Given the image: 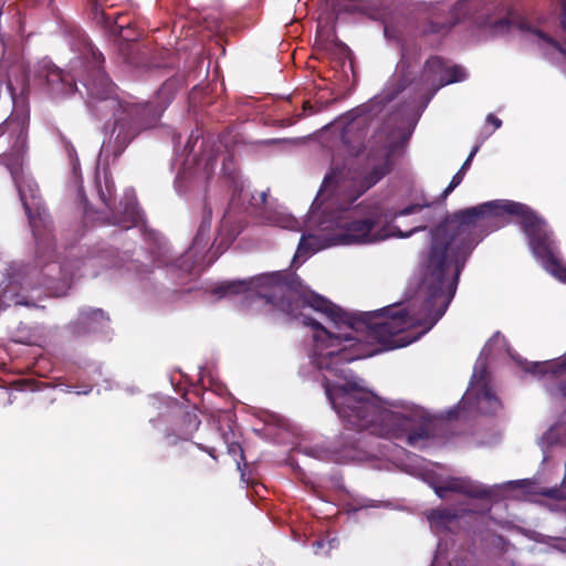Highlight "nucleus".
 I'll return each mask as SVG.
<instances>
[{
	"instance_id": "obj_1",
	"label": "nucleus",
	"mask_w": 566,
	"mask_h": 566,
	"mask_svg": "<svg viewBox=\"0 0 566 566\" xmlns=\"http://www.w3.org/2000/svg\"><path fill=\"white\" fill-rule=\"evenodd\" d=\"M392 146L371 147L363 171L338 167L333 158L332 169L325 176L314 199L307 219L298 221L283 210L265 211L263 222L282 229L302 231L294 262L305 261L324 249L337 245H371L391 238H408L422 226L401 230L396 221L420 212L428 203H413L402 209H390L381 203H353L377 184L391 167Z\"/></svg>"
},
{
	"instance_id": "obj_2",
	"label": "nucleus",
	"mask_w": 566,
	"mask_h": 566,
	"mask_svg": "<svg viewBox=\"0 0 566 566\" xmlns=\"http://www.w3.org/2000/svg\"><path fill=\"white\" fill-rule=\"evenodd\" d=\"M74 38L77 43H73L74 50L80 52V56L71 62L70 72L64 74L60 69L50 62H43L42 70L39 73L40 80H44L49 90L55 95H66L74 91V81L80 76L84 66V60L90 65V71L95 72L94 78L82 80L88 96L102 101H107L111 107L117 106L115 112V123L111 139L102 147V153L111 147L112 139L117 147L116 154H119L138 134L142 128L150 127L161 115L165 107L171 99V85L165 84L158 91V98H165V102L156 107L149 104H138L134 101H122L113 98L114 85L109 78L96 67L103 62V55L91 44L86 35L76 30Z\"/></svg>"
},
{
	"instance_id": "obj_3",
	"label": "nucleus",
	"mask_w": 566,
	"mask_h": 566,
	"mask_svg": "<svg viewBox=\"0 0 566 566\" xmlns=\"http://www.w3.org/2000/svg\"><path fill=\"white\" fill-rule=\"evenodd\" d=\"M8 90L13 103V111L3 122V127H0V150L3 149V146H9L10 149H4L0 156L11 174L33 234L38 238L40 226L48 227V214L38 197L36 184L23 169L29 116L24 106L15 101L11 84H8Z\"/></svg>"
},
{
	"instance_id": "obj_4",
	"label": "nucleus",
	"mask_w": 566,
	"mask_h": 566,
	"mask_svg": "<svg viewBox=\"0 0 566 566\" xmlns=\"http://www.w3.org/2000/svg\"><path fill=\"white\" fill-rule=\"evenodd\" d=\"M431 432L427 412L408 403L387 402L369 391V433L403 439L411 447H421Z\"/></svg>"
},
{
	"instance_id": "obj_5",
	"label": "nucleus",
	"mask_w": 566,
	"mask_h": 566,
	"mask_svg": "<svg viewBox=\"0 0 566 566\" xmlns=\"http://www.w3.org/2000/svg\"><path fill=\"white\" fill-rule=\"evenodd\" d=\"M505 347L506 340L500 333H496L483 347L475 363L468 390L463 395L460 403L447 412L449 419L458 418L460 410L491 413L500 409L501 401L489 386L486 358L492 354L493 349L501 350Z\"/></svg>"
},
{
	"instance_id": "obj_6",
	"label": "nucleus",
	"mask_w": 566,
	"mask_h": 566,
	"mask_svg": "<svg viewBox=\"0 0 566 566\" xmlns=\"http://www.w3.org/2000/svg\"><path fill=\"white\" fill-rule=\"evenodd\" d=\"M40 273L33 268L13 265L10 268L4 286L0 285V308L11 305L35 306L33 300L24 293L33 291Z\"/></svg>"
},
{
	"instance_id": "obj_7",
	"label": "nucleus",
	"mask_w": 566,
	"mask_h": 566,
	"mask_svg": "<svg viewBox=\"0 0 566 566\" xmlns=\"http://www.w3.org/2000/svg\"><path fill=\"white\" fill-rule=\"evenodd\" d=\"M467 72L462 66L451 65L442 61L440 57L433 56L426 62L422 83L427 88H432L431 95L440 87L463 81Z\"/></svg>"
},
{
	"instance_id": "obj_8",
	"label": "nucleus",
	"mask_w": 566,
	"mask_h": 566,
	"mask_svg": "<svg viewBox=\"0 0 566 566\" xmlns=\"http://www.w3.org/2000/svg\"><path fill=\"white\" fill-rule=\"evenodd\" d=\"M216 166L214 159L200 158L198 160H187L176 177V188L179 192L188 189L203 188L210 178Z\"/></svg>"
},
{
	"instance_id": "obj_9",
	"label": "nucleus",
	"mask_w": 566,
	"mask_h": 566,
	"mask_svg": "<svg viewBox=\"0 0 566 566\" xmlns=\"http://www.w3.org/2000/svg\"><path fill=\"white\" fill-rule=\"evenodd\" d=\"M440 499H449L451 493H459L470 497H491L492 488H486L467 478H447L431 484Z\"/></svg>"
},
{
	"instance_id": "obj_10",
	"label": "nucleus",
	"mask_w": 566,
	"mask_h": 566,
	"mask_svg": "<svg viewBox=\"0 0 566 566\" xmlns=\"http://www.w3.org/2000/svg\"><path fill=\"white\" fill-rule=\"evenodd\" d=\"M210 213L205 216L190 249L178 260V266L185 271H190L203 262V252L210 243Z\"/></svg>"
},
{
	"instance_id": "obj_11",
	"label": "nucleus",
	"mask_w": 566,
	"mask_h": 566,
	"mask_svg": "<svg viewBox=\"0 0 566 566\" xmlns=\"http://www.w3.org/2000/svg\"><path fill=\"white\" fill-rule=\"evenodd\" d=\"M506 350L517 364L523 365L525 371L538 375L545 380L558 378L566 373V355L555 360L527 363L514 356L509 348Z\"/></svg>"
},
{
	"instance_id": "obj_12",
	"label": "nucleus",
	"mask_w": 566,
	"mask_h": 566,
	"mask_svg": "<svg viewBox=\"0 0 566 566\" xmlns=\"http://www.w3.org/2000/svg\"><path fill=\"white\" fill-rule=\"evenodd\" d=\"M120 209L119 216L114 217V223L128 229L133 226H137L142 221V213L133 192L129 191L125 195V202L120 203Z\"/></svg>"
},
{
	"instance_id": "obj_13",
	"label": "nucleus",
	"mask_w": 566,
	"mask_h": 566,
	"mask_svg": "<svg viewBox=\"0 0 566 566\" xmlns=\"http://www.w3.org/2000/svg\"><path fill=\"white\" fill-rule=\"evenodd\" d=\"M427 518L431 530L436 533H440L452 528L457 523L458 513L447 509H438L429 512Z\"/></svg>"
},
{
	"instance_id": "obj_14",
	"label": "nucleus",
	"mask_w": 566,
	"mask_h": 566,
	"mask_svg": "<svg viewBox=\"0 0 566 566\" xmlns=\"http://www.w3.org/2000/svg\"><path fill=\"white\" fill-rule=\"evenodd\" d=\"M307 453L321 460H332L335 462H348L349 460H360V455L353 453L350 450H331L325 447L315 446Z\"/></svg>"
},
{
	"instance_id": "obj_15",
	"label": "nucleus",
	"mask_w": 566,
	"mask_h": 566,
	"mask_svg": "<svg viewBox=\"0 0 566 566\" xmlns=\"http://www.w3.org/2000/svg\"><path fill=\"white\" fill-rule=\"evenodd\" d=\"M78 321L84 325V332H99L107 325L108 318L102 310H87L81 312Z\"/></svg>"
},
{
	"instance_id": "obj_16",
	"label": "nucleus",
	"mask_w": 566,
	"mask_h": 566,
	"mask_svg": "<svg viewBox=\"0 0 566 566\" xmlns=\"http://www.w3.org/2000/svg\"><path fill=\"white\" fill-rule=\"evenodd\" d=\"M566 432V427L563 426V424H557V426H553L551 427L545 433L544 436L542 437L541 441H539V446L544 452V454H546V449L555 443H557L560 439V434ZM547 459V455H544V460Z\"/></svg>"
},
{
	"instance_id": "obj_17",
	"label": "nucleus",
	"mask_w": 566,
	"mask_h": 566,
	"mask_svg": "<svg viewBox=\"0 0 566 566\" xmlns=\"http://www.w3.org/2000/svg\"><path fill=\"white\" fill-rule=\"evenodd\" d=\"M61 270V273H62V277L61 280L63 281L62 283V286H53L51 285L52 282L51 281H45L43 284L46 285V290L48 292L51 294V295H54V296H62L66 293V290L69 289V283H67V280H69V270L66 268V265H64L63 268L60 269Z\"/></svg>"
},
{
	"instance_id": "obj_18",
	"label": "nucleus",
	"mask_w": 566,
	"mask_h": 566,
	"mask_svg": "<svg viewBox=\"0 0 566 566\" xmlns=\"http://www.w3.org/2000/svg\"><path fill=\"white\" fill-rule=\"evenodd\" d=\"M464 175L465 174L463 172V169H459V171L453 176L449 186L444 189V191H443L444 197L450 195L454 190V188L458 187L462 182Z\"/></svg>"
},
{
	"instance_id": "obj_19",
	"label": "nucleus",
	"mask_w": 566,
	"mask_h": 566,
	"mask_svg": "<svg viewBox=\"0 0 566 566\" xmlns=\"http://www.w3.org/2000/svg\"><path fill=\"white\" fill-rule=\"evenodd\" d=\"M187 420H188V431L182 437V439H185V440H187L195 431H197L199 428V424H200V421L195 413L193 415L188 413Z\"/></svg>"
},
{
	"instance_id": "obj_20",
	"label": "nucleus",
	"mask_w": 566,
	"mask_h": 566,
	"mask_svg": "<svg viewBox=\"0 0 566 566\" xmlns=\"http://www.w3.org/2000/svg\"><path fill=\"white\" fill-rule=\"evenodd\" d=\"M92 11H93L94 19L98 23H106L107 18L105 17L102 6L98 3V0H94Z\"/></svg>"
},
{
	"instance_id": "obj_21",
	"label": "nucleus",
	"mask_w": 566,
	"mask_h": 566,
	"mask_svg": "<svg viewBox=\"0 0 566 566\" xmlns=\"http://www.w3.org/2000/svg\"><path fill=\"white\" fill-rule=\"evenodd\" d=\"M355 444H357V441H354V442L347 441L346 443H344V446L339 450H344V449L350 450L353 453H356L363 458L359 461L366 460L368 453L361 451L360 448L356 447Z\"/></svg>"
},
{
	"instance_id": "obj_22",
	"label": "nucleus",
	"mask_w": 566,
	"mask_h": 566,
	"mask_svg": "<svg viewBox=\"0 0 566 566\" xmlns=\"http://www.w3.org/2000/svg\"><path fill=\"white\" fill-rule=\"evenodd\" d=\"M336 542H337L336 538H331L326 543L324 541L314 542L313 547L315 549V554L318 555L319 549H322L325 545L328 546V549L326 551V553H328L332 548L336 547Z\"/></svg>"
},
{
	"instance_id": "obj_23",
	"label": "nucleus",
	"mask_w": 566,
	"mask_h": 566,
	"mask_svg": "<svg viewBox=\"0 0 566 566\" xmlns=\"http://www.w3.org/2000/svg\"><path fill=\"white\" fill-rule=\"evenodd\" d=\"M526 484H528L526 481H509V482H505L501 485H499L497 488H503V489H516V488H522V486H525Z\"/></svg>"
},
{
	"instance_id": "obj_24",
	"label": "nucleus",
	"mask_w": 566,
	"mask_h": 566,
	"mask_svg": "<svg viewBox=\"0 0 566 566\" xmlns=\"http://www.w3.org/2000/svg\"><path fill=\"white\" fill-rule=\"evenodd\" d=\"M548 390L551 391L552 395L554 396H562V397H565L566 398V384H559L558 386L556 387H548Z\"/></svg>"
},
{
	"instance_id": "obj_25",
	"label": "nucleus",
	"mask_w": 566,
	"mask_h": 566,
	"mask_svg": "<svg viewBox=\"0 0 566 566\" xmlns=\"http://www.w3.org/2000/svg\"><path fill=\"white\" fill-rule=\"evenodd\" d=\"M476 151H478V147H474L472 149V151L470 153V155L468 156L467 160L463 163L462 167L460 168V169H463L464 174L469 169L471 161H472L473 157L475 156Z\"/></svg>"
},
{
	"instance_id": "obj_26",
	"label": "nucleus",
	"mask_w": 566,
	"mask_h": 566,
	"mask_svg": "<svg viewBox=\"0 0 566 566\" xmlns=\"http://www.w3.org/2000/svg\"><path fill=\"white\" fill-rule=\"evenodd\" d=\"M488 123L492 124L495 129L500 128L502 125V122L500 118L495 117L494 115L490 114L486 117Z\"/></svg>"
},
{
	"instance_id": "obj_27",
	"label": "nucleus",
	"mask_w": 566,
	"mask_h": 566,
	"mask_svg": "<svg viewBox=\"0 0 566 566\" xmlns=\"http://www.w3.org/2000/svg\"><path fill=\"white\" fill-rule=\"evenodd\" d=\"M71 164H72V168H73V174L75 176L76 179L80 178V163H78V159L77 158H71Z\"/></svg>"
},
{
	"instance_id": "obj_28",
	"label": "nucleus",
	"mask_w": 566,
	"mask_h": 566,
	"mask_svg": "<svg viewBox=\"0 0 566 566\" xmlns=\"http://www.w3.org/2000/svg\"><path fill=\"white\" fill-rule=\"evenodd\" d=\"M222 172L228 176H231V174H232V171H231L229 165L226 163V160H223V164H222Z\"/></svg>"
},
{
	"instance_id": "obj_29",
	"label": "nucleus",
	"mask_w": 566,
	"mask_h": 566,
	"mask_svg": "<svg viewBox=\"0 0 566 566\" xmlns=\"http://www.w3.org/2000/svg\"><path fill=\"white\" fill-rule=\"evenodd\" d=\"M394 98L392 93L384 92V94L380 96L381 101H391Z\"/></svg>"
},
{
	"instance_id": "obj_30",
	"label": "nucleus",
	"mask_w": 566,
	"mask_h": 566,
	"mask_svg": "<svg viewBox=\"0 0 566 566\" xmlns=\"http://www.w3.org/2000/svg\"><path fill=\"white\" fill-rule=\"evenodd\" d=\"M266 193L264 191L259 193V200L261 203L265 202Z\"/></svg>"
},
{
	"instance_id": "obj_31",
	"label": "nucleus",
	"mask_w": 566,
	"mask_h": 566,
	"mask_svg": "<svg viewBox=\"0 0 566 566\" xmlns=\"http://www.w3.org/2000/svg\"><path fill=\"white\" fill-rule=\"evenodd\" d=\"M51 272H52V269L46 266V272L43 275L46 277L51 274Z\"/></svg>"
},
{
	"instance_id": "obj_32",
	"label": "nucleus",
	"mask_w": 566,
	"mask_h": 566,
	"mask_svg": "<svg viewBox=\"0 0 566 566\" xmlns=\"http://www.w3.org/2000/svg\"><path fill=\"white\" fill-rule=\"evenodd\" d=\"M101 199L103 200V202H105L108 206L107 199L105 198L104 193H101Z\"/></svg>"
},
{
	"instance_id": "obj_33",
	"label": "nucleus",
	"mask_w": 566,
	"mask_h": 566,
	"mask_svg": "<svg viewBox=\"0 0 566 566\" xmlns=\"http://www.w3.org/2000/svg\"><path fill=\"white\" fill-rule=\"evenodd\" d=\"M76 394H84V395H87V394H88V390H85V391H76Z\"/></svg>"
},
{
	"instance_id": "obj_34",
	"label": "nucleus",
	"mask_w": 566,
	"mask_h": 566,
	"mask_svg": "<svg viewBox=\"0 0 566 566\" xmlns=\"http://www.w3.org/2000/svg\"><path fill=\"white\" fill-rule=\"evenodd\" d=\"M318 36H319V38H322V36H323V31H322V30H319V31H318Z\"/></svg>"
},
{
	"instance_id": "obj_35",
	"label": "nucleus",
	"mask_w": 566,
	"mask_h": 566,
	"mask_svg": "<svg viewBox=\"0 0 566 566\" xmlns=\"http://www.w3.org/2000/svg\"><path fill=\"white\" fill-rule=\"evenodd\" d=\"M345 439H349V433H344Z\"/></svg>"
},
{
	"instance_id": "obj_36",
	"label": "nucleus",
	"mask_w": 566,
	"mask_h": 566,
	"mask_svg": "<svg viewBox=\"0 0 566 566\" xmlns=\"http://www.w3.org/2000/svg\"><path fill=\"white\" fill-rule=\"evenodd\" d=\"M385 34L386 35L388 34V28L387 27L385 28Z\"/></svg>"
}]
</instances>
